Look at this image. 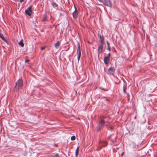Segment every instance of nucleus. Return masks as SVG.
Segmentation results:
<instances>
[{
  "mask_svg": "<svg viewBox=\"0 0 157 157\" xmlns=\"http://www.w3.org/2000/svg\"><path fill=\"white\" fill-rule=\"evenodd\" d=\"M108 121L105 120H103L102 119H100L99 121L98 124L96 127V129L97 132H98L101 130L105 126L106 123H108Z\"/></svg>",
  "mask_w": 157,
  "mask_h": 157,
  "instance_id": "obj_1",
  "label": "nucleus"
},
{
  "mask_svg": "<svg viewBox=\"0 0 157 157\" xmlns=\"http://www.w3.org/2000/svg\"><path fill=\"white\" fill-rule=\"evenodd\" d=\"M23 85V81L22 79H19L16 82V86L13 89L14 92H17L19 89H21Z\"/></svg>",
  "mask_w": 157,
  "mask_h": 157,
  "instance_id": "obj_2",
  "label": "nucleus"
},
{
  "mask_svg": "<svg viewBox=\"0 0 157 157\" xmlns=\"http://www.w3.org/2000/svg\"><path fill=\"white\" fill-rule=\"evenodd\" d=\"M77 53L78 55V59L79 61L81 55V50L80 49V43H78L77 48Z\"/></svg>",
  "mask_w": 157,
  "mask_h": 157,
  "instance_id": "obj_3",
  "label": "nucleus"
},
{
  "mask_svg": "<svg viewBox=\"0 0 157 157\" xmlns=\"http://www.w3.org/2000/svg\"><path fill=\"white\" fill-rule=\"evenodd\" d=\"M99 1L101 2H103L104 3L105 5L108 6L110 7H111V4L110 3V0H101Z\"/></svg>",
  "mask_w": 157,
  "mask_h": 157,
  "instance_id": "obj_4",
  "label": "nucleus"
},
{
  "mask_svg": "<svg viewBox=\"0 0 157 157\" xmlns=\"http://www.w3.org/2000/svg\"><path fill=\"white\" fill-rule=\"evenodd\" d=\"M32 6H30L26 10H25V13L29 16H30L32 13L31 10Z\"/></svg>",
  "mask_w": 157,
  "mask_h": 157,
  "instance_id": "obj_5",
  "label": "nucleus"
},
{
  "mask_svg": "<svg viewBox=\"0 0 157 157\" xmlns=\"http://www.w3.org/2000/svg\"><path fill=\"white\" fill-rule=\"evenodd\" d=\"M75 10L72 13L73 17L75 19H77L78 16V12L76 7L74 6Z\"/></svg>",
  "mask_w": 157,
  "mask_h": 157,
  "instance_id": "obj_6",
  "label": "nucleus"
},
{
  "mask_svg": "<svg viewBox=\"0 0 157 157\" xmlns=\"http://www.w3.org/2000/svg\"><path fill=\"white\" fill-rule=\"evenodd\" d=\"M103 45L101 44L98 45V54L99 55V54H101L103 51Z\"/></svg>",
  "mask_w": 157,
  "mask_h": 157,
  "instance_id": "obj_7",
  "label": "nucleus"
},
{
  "mask_svg": "<svg viewBox=\"0 0 157 157\" xmlns=\"http://www.w3.org/2000/svg\"><path fill=\"white\" fill-rule=\"evenodd\" d=\"M115 70L113 67H111L108 69V73L110 75H114Z\"/></svg>",
  "mask_w": 157,
  "mask_h": 157,
  "instance_id": "obj_8",
  "label": "nucleus"
},
{
  "mask_svg": "<svg viewBox=\"0 0 157 157\" xmlns=\"http://www.w3.org/2000/svg\"><path fill=\"white\" fill-rule=\"evenodd\" d=\"M107 143L105 142H104L102 143L99 142V146L100 147V149H101L102 147H104L107 146Z\"/></svg>",
  "mask_w": 157,
  "mask_h": 157,
  "instance_id": "obj_9",
  "label": "nucleus"
},
{
  "mask_svg": "<svg viewBox=\"0 0 157 157\" xmlns=\"http://www.w3.org/2000/svg\"><path fill=\"white\" fill-rule=\"evenodd\" d=\"M109 58L108 57H105L104 58V61L105 64H107L109 63Z\"/></svg>",
  "mask_w": 157,
  "mask_h": 157,
  "instance_id": "obj_10",
  "label": "nucleus"
},
{
  "mask_svg": "<svg viewBox=\"0 0 157 157\" xmlns=\"http://www.w3.org/2000/svg\"><path fill=\"white\" fill-rule=\"evenodd\" d=\"M98 36L100 38V40L101 42V44H103L104 43V38L103 36H101L100 35H98Z\"/></svg>",
  "mask_w": 157,
  "mask_h": 157,
  "instance_id": "obj_11",
  "label": "nucleus"
},
{
  "mask_svg": "<svg viewBox=\"0 0 157 157\" xmlns=\"http://www.w3.org/2000/svg\"><path fill=\"white\" fill-rule=\"evenodd\" d=\"M0 37L2 39L5 41L6 43H7V41L6 40V39L3 36V35L2 33H0Z\"/></svg>",
  "mask_w": 157,
  "mask_h": 157,
  "instance_id": "obj_12",
  "label": "nucleus"
},
{
  "mask_svg": "<svg viewBox=\"0 0 157 157\" xmlns=\"http://www.w3.org/2000/svg\"><path fill=\"white\" fill-rule=\"evenodd\" d=\"M60 45V42L59 41H57L54 44V47L56 48H58Z\"/></svg>",
  "mask_w": 157,
  "mask_h": 157,
  "instance_id": "obj_13",
  "label": "nucleus"
},
{
  "mask_svg": "<svg viewBox=\"0 0 157 157\" xmlns=\"http://www.w3.org/2000/svg\"><path fill=\"white\" fill-rule=\"evenodd\" d=\"M19 45L21 46V47H23L24 46V44L23 43V40H21L19 43Z\"/></svg>",
  "mask_w": 157,
  "mask_h": 157,
  "instance_id": "obj_14",
  "label": "nucleus"
},
{
  "mask_svg": "<svg viewBox=\"0 0 157 157\" xmlns=\"http://www.w3.org/2000/svg\"><path fill=\"white\" fill-rule=\"evenodd\" d=\"M126 86L124 84V85L123 86V92L124 93L126 92Z\"/></svg>",
  "mask_w": 157,
  "mask_h": 157,
  "instance_id": "obj_15",
  "label": "nucleus"
},
{
  "mask_svg": "<svg viewBox=\"0 0 157 157\" xmlns=\"http://www.w3.org/2000/svg\"><path fill=\"white\" fill-rule=\"evenodd\" d=\"M47 18V15L46 14H44V15L43 19L42 20L43 21H45L46 20Z\"/></svg>",
  "mask_w": 157,
  "mask_h": 157,
  "instance_id": "obj_16",
  "label": "nucleus"
},
{
  "mask_svg": "<svg viewBox=\"0 0 157 157\" xmlns=\"http://www.w3.org/2000/svg\"><path fill=\"white\" fill-rule=\"evenodd\" d=\"M52 5L54 7H58V5L56 3L53 2L52 3Z\"/></svg>",
  "mask_w": 157,
  "mask_h": 157,
  "instance_id": "obj_17",
  "label": "nucleus"
},
{
  "mask_svg": "<svg viewBox=\"0 0 157 157\" xmlns=\"http://www.w3.org/2000/svg\"><path fill=\"white\" fill-rule=\"evenodd\" d=\"M155 46L157 48V37H156L155 42Z\"/></svg>",
  "mask_w": 157,
  "mask_h": 157,
  "instance_id": "obj_18",
  "label": "nucleus"
},
{
  "mask_svg": "<svg viewBox=\"0 0 157 157\" xmlns=\"http://www.w3.org/2000/svg\"><path fill=\"white\" fill-rule=\"evenodd\" d=\"M75 139V136H72L71 138V140H74Z\"/></svg>",
  "mask_w": 157,
  "mask_h": 157,
  "instance_id": "obj_19",
  "label": "nucleus"
},
{
  "mask_svg": "<svg viewBox=\"0 0 157 157\" xmlns=\"http://www.w3.org/2000/svg\"><path fill=\"white\" fill-rule=\"evenodd\" d=\"M107 118V117L106 116H102L100 119H102L103 120H105L106 118Z\"/></svg>",
  "mask_w": 157,
  "mask_h": 157,
  "instance_id": "obj_20",
  "label": "nucleus"
},
{
  "mask_svg": "<svg viewBox=\"0 0 157 157\" xmlns=\"http://www.w3.org/2000/svg\"><path fill=\"white\" fill-rule=\"evenodd\" d=\"M53 157H60L58 154L56 153V155L53 156Z\"/></svg>",
  "mask_w": 157,
  "mask_h": 157,
  "instance_id": "obj_21",
  "label": "nucleus"
},
{
  "mask_svg": "<svg viewBox=\"0 0 157 157\" xmlns=\"http://www.w3.org/2000/svg\"><path fill=\"white\" fill-rule=\"evenodd\" d=\"M107 129L108 130H113V128L112 127H109Z\"/></svg>",
  "mask_w": 157,
  "mask_h": 157,
  "instance_id": "obj_22",
  "label": "nucleus"
},
{
  "mask_svg": "<svg viewBox=\"0 0 157 157\" xmlns=\"http://www.w3.org/2000/svg\"><path fill=\"white\" fill-rule=\"evenodd\" d=\"M46 48V46H44V47H41V50H44L45 48Z\"/></svg>",
  "mask_w": 157,
  "mask_h": 157,
  "instance_id": "obj_23",
  "label": "nucleus"
},
{
  "mask_svg": "<svg viewBox=\"0 0 157 157\" xmlns=\"http://www.w3.org/2000/svg\"><path fill=\"white\" fill-rule=\"evenodd\" d=\"M78 150H79V147H77V149H76V150L75 152H78Z\"/></svg>",
  "mask_w": 157,
  "mask_h": 157,
  "instance_id": "obj_24",
  "label": "nucleus"
},
{
  "mask_svg": "<svg viewBox=\"0 0 157 157\" xmlns=\"http://www.w3.org/2000/svg\"><path fill=\"white\" fill-rule=\"evenodd\" d=\"M107 45L108 47H110L109 44V43L108 42V41H107Z\"/></svg>",
  "mask_w": 157,
  "mask_h": 157,
  "instance_id": "obj_25",
  "label": "nucleus"
},
{
  "mask_svg": "<svg viewBox=\"0 0 157 157\" xmlns=\"http://www.w3.org/2000/svg\"><path fill=\"white\" fill-rule=\"evenodd\" d=\"M29 62V59H26L25 60V62L26 63L28 62Z\"/></svg>",
  "mask_w": 157,
  "mask_h": 157,
  "instance_id": "obj_26",
  "label": "nucleus"
},
{
  "mask_svg": "<svg viewBox=\"0 0 157 157\" xmlns=\"http://www.w3.org/2000/svg\"><path fill=\"white\" fill-rule=\"evenodd\" d=\"M78 154V152H75V155L76 157H77V156Z\"/></svg>",
  "mask_w": 157,
  "mask_h": 157,
  "instance_id": "obj_27",
  "label": "nucleus"
},
{
  "mask_svg": "<svg viewBox=\"0 0 157 157\" xmlns=\"http://www.w3.org/2000/svg\"><path fill=\"white\" fill-rule=\"evenodd\" d=\"M101 90H103L105 91H108V90H105L104 88H102L101 89Z\"/></svg>",
  "mask_w": 157,
  "mask_h": 157,
  "instance_id": "obj_28",
  "label": "nucleus"
},
{
  "mask_svg": "<svg viewBox=\"0 0 157 157\" xmlns=\"http://www.w3.org/2000/svg\"><path fill=\"white\" fill-rule=\"evenodd\" d=\"M108 50H109V51H110L111 50V48L110 47H108Z\"/></svg>",
  "mask_w": 157,
  "mask_h": 157,
  "instance_id": "obj_29",
  "label": "nucleus"
},
{
  "mask_svg": "<svg viewBox=\"0 0 157 157\" xmlns=\"http://www.w3.org/2000/svg\"><path fill=\"white\" fill-rule=\"evenodd\" d=\"M110 56V53H109L108 54V56L107 57H108L109 58Z\"/></svg>",
  "mask_w": 157,
  "mask_h": 157,
  "instance_id": "obj_30",
  "label": "nucleus"
},
{
  "mask_svg": "<svg viewBox=\"0 0 157 157\" xmlns=\"http://www.w3.org/2000/svg\"><path fill=\"white\" fill-rule=\"evenodd\" d=\"M24 0H20V2L21 3H22L24 1Z\"/></svg>",
  "mask_w": 157,
  "mask_h": 157,
  "instance_id": "obj_31",
  "label": "nucleus"
},
{
  "mask_svg": "<svg viewBox=\"0 0 157 157\" xmlns=\"http://www.w3.org/2000/svg\"><path fill=\"white\" fill-rule=\"evenodd\" d=\"M54 146H55V147H58V146H57V145L56 144H54Z\"/></svg>",
  "mask_w": 157,
  "mask_h": 157,
  "instance_id": "obj_32",
  "label": "nucleus"
},
{
  "mask_svg": "<svg viewBox=\"0 0 157 157\" xmlns=\"http://www.w3.org/2000/svg\"><path fill=\"white\" fill-rule=\"evenodd\" d=\"M124 154V152H122L121 154V156H123V154Z\"/></svg>",
  "mask_w": 157,
  "mask_h": 157,
  "instance_id": "obj_33",
  "label": "nucleus"
},
{
  "mask_svg": "<svg viewBox=\"0 0 157 157\" xmlns=\"http://www.w3.org/2000/svg\"><path fill=\"white\" fill-rule=\"evenodd\" d=\"M99 1H101V0H98Z\"/></svg>",
  "mask_w": 157,
  "mask_h": 157,
  "instance_id": "obj_34",
  "label": "nucleus"
},
{
  "mask_svg": "<svg viewBox=\"0 0 157 157\" xmlns=\"http://www.w3.org/2000/svg\"><path fill=\"white\" fill-rule=\"evenodd\" d=\"M106 100L107 101H108V99H106Z\"/></svg>",
  "mask_w": 157,
  "mask_h": 157,
  "instance_id": "obj_35",
  "label": "nucleus"
},
{
  "mask_svg": "<svg viewBox=\"0 0 157 157\" xmlns=\"http://www.w3.org/2000/svg\"><path fill=\"white\" fill-rule=\"evenodd\" d=\"M106 126H107V124H106Z\"/></svg>",
  "mask_w": 157,
  "mask_h": 157,
  "instance_id": "obj_36",
  "label": "nucleus"
},
{
  "mask_svg": "<svg viewBox=\"0 0 157 157\" xmlns=\"http://www.w3.org/2000/svg\"><path fill=\"white\" fill-rule=\"evenodd\" d=\"M17 1H18L19 0H16Z\"/></svg>",
  "mask_w": 157,
  "mask_h": 157,
  "instance_id": "obj_37",
  "label": "nucleus"
},
{
  "mask_svg": "<svg viewBox=\"0 0 157 157\" xmlns=\"http://www.w3.org/2000/svg\"><path fill=\"white\" fill-rule=\"evenodd\" d=\"M71 157H73V156H72Z\"/></svg>",
  "mask_w": 157,
  "mask_h": 157,
  "instance_id": "obj_38",
  "label": "nucleus"
}]
</instances>
